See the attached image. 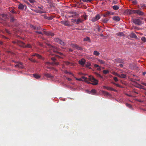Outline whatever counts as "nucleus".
<instances>
[{
    "instance_id": "4",
    "label": "nucleus",
    "mask_w": 146,
    "mask_h": 146,
    "mask_svg": "<svg viewBox=\"0 0 146 146\" xmlns=\"http://www.w3.org/2000/svg\"><path fill=\"white\" fill-rule=\"evenodd\" d=\"M133 11L134 14H136L141 16L144 15V13L139 10H134Z\"/></svg>"
},
{
    "instance_id": "29",
    "label": "nucleus",
    "mask_w": 146,
    "mask_h": 146,
    "mask_svg": "<svg viewBox=\"0 0 146 146\" xmlns=\"http://www.w3.org/2000/svg\"><path fill=\"white\" fill-rule=\"evenodd\" d=\"M112 8L113 9L115 10H116L118 9L119 8L118 6L116 5H115L113 6Z\"/></svg>"
},
{
    "instance_id": "27",
    "label": "nucleus",
    "mask_w": 146,
    "mask_h": 146,
    "mask_svg": "<svg viewBox=\"0 0 146 146\" xmlns=\"http://www.w3.org/2000/svg\"><path fill=\"white\" fill-rule=\"evenodd\" d=\"M35 11L36 12L38 13H44V12L41 10H38V9H36Z\"/></svg>"
},
{
    "instance_id": "12",
    "label": "nucleus",
    "mask_w": 146,
    "mask_h": 146,
    "mask_svg": "<svg viewBox=\"0 0 146 146\" xmlns=\"http://www.w3.org/2000/svg\"><path fill=\"white\" fill-rule=\"evenodd\" d=\"M113 15V13L110 12L109 11H107L103 14V16L104 17H108L110 15Z\"/></svg>"
},
{
    "instance_id": "46",
    "label": "nucleus",
    "mask_w": 146,
    "mask_h": 146,
    "mask_svg": "<svg viewBox=\"0 0 146 146\" xmlns=\"http://www.w3.org/2000/svg\"><path fill=\"white\" fill-rule=\"evenodd\" d=\"M15 19H14V18L13 17H11V22H13L15 21Z\"/></svg>"
},
{
    "instance_id": "57",
    "label": "nucleus",
    "mask_w": 146,
    "mask_h": 146,
    "mask_svg": "<svg viewBox=\"0 0 146 146\" xmlns=\"http://www.w3.org/2000/svg\"><path fill=\"white\" fill-rule=\"evenodd\" d=\"M51 59L53 61H55V60H56V59L54 57H52Z\"/></svg>"
},
{
    "instance_id": "13",
    "label": "nucleus",
    "mask_w": 146,
    "mask_h": 146,
    "mask_svg": "<svg viewBox=\"0 0 146 146\" xmlns=\"http://www.w3.org/2000/svg\"><path fill=\"white\" fill-rule=\"evenodd\" d=\"M103 87L105 89H106L108 90H110L111 91H114L115 92H117V90L113 89V88H112L110 87L106 86H104Z\"/></svg>"
},
{
    "instance_id": "37",
    "label": "nucleus",
    "mask_w": 146,
    "mask_h": 146,
    "mask_svg": "<svg viewBox=\"0 0 146 146\" xmlns=\"http://www.w3.org/2000/svg\"><path fill=\"white\" fill-rule=\"evenodd\" d=\"M98 61L101 64H104L105 63V62L100 59H98Z\"/></svg>"
},
{
    "instance_id": "24",
    "label": "nucleus",
    "mask_w": 146,
    "mask_h": 146,
    "mask_svg": "<svg viewBox=\"0 0 146 146\" xmlns=\"http://www.w3.org/2000/svg\"><path fill=\"white\" fill-rule=\"evenodd\" d=\"M33 76L36 78L38 79L40 78V76L37 74H33Z\"/></svg>"
},
{
    "instance_id": "53",
    "label": "nucleus",
    "mask_w": 146,
    "mask_h": 146,
    "mask_svg": "<svg viewBox=\"0 0 146 146\" xmlns=\"http://www.w3.org/2000/svg\"><path fill=\"white\" fill-rule=\"evenodd\" d=\"M94 66L95 68H97L99 66L96 64H95L94 65Z\"/></svg>"
},
{
    "instance_id": "44",
    "label": "nucleus",
    "mask_w": 146,
    "mask_h": 146,
    "mask_svg": "<svg viewBox=\"0 0 146 146\" xmlns=\"http://www.w3.org/2000/svg\"><path fill=\"white\" fill-rule=\"evenodd\" d=\"M96 29H98V31L99 32H100L101 30V29L99 26H98Z\"/></svg>"
},
{
    "instance_id": "47",
    "label": "nucleus",
    "mask_w": 146,
    "mask_h": 146,
    "mask_svg": "<svg viewBox=\"0 0 146 146\" xmlns=\"http://www.w3.org/2000/svg\"><path fill=\"white\" fill-rule=\"evenodd\" d=\"M35 32L36 33H37L38 34H42L43 35V34L41 32L38 31H35Z\"/></svg>"
},
{
    "instance_id": "8",
    "label": "nucleus",
    "mask_w": 146,
    "mask_h": 146,
    "mask_svg": "<svg viewBox=\"0 0 146 146\" xmlns=\"http://www.w3.org/2000/svg\"><path fill=\"white\" fill-rule=\"evenodd\" d=\"M17 44L20 46L25 48V43L22 42L17 40Z\"/></svg>"
},
{
    "instance_id": "59",
    "label": "nucleus",
    "mask_w": 146,
    "mask_h": 146,
    "mask_svg": "<svg viewBox=\"0 0 146 146\" xmlns=\"http://www.w3.org/2000/svg\"><path fill=\"white\" fill-rule=\"evenodd\" d=\"M54 65H59V62H56L55 61Z\"/></svg>"
},
{
    "instance_id": "36",
    "label": "nucleus",
    "mask_w": 146,
    "mask_h": 146,
    "mask_svg": "<svg viewBox=\"0 0 146 146\" xmlns=\"http://www.w3.org/2000/svg\"><path fill=\"white\" fill-rule=\"evenodd\" d=\"M95 74L97 77L100 78H103V77L100 74H99L98 73H95Z\"/></svg>"
},
{
    "instance_id": "60",
    "label": "nucleus",
    "mask_w": 146,
    "mask_h": 146,
    "mask_svg": "<svg viewBox=\"0 0 146 146\" xmlns=\"http://www.w3.org/2000/svg\"><path fill=\"white\" fill-rule=\"evenodd\" d=\"M125 95L128 96H129L130 97H132V96L131 95H129L127 94H126Z\"/></svg>"
},
{
    "instance_id": "43",
    "label": "nucleus",
    "mask_w": 146,
    "mask_h": 146,
    "mask_svg": "<svg viewBox=\"0 0 146 146\" xmlns=\"http://www.w3.org/2000/svg\"><path fill=\"white\" fill-rule=\"evenodd\" d=\"M113 78L115 82H117L118 81V79L117 77H114Z\"/></svg>"
},
{
    "instance_id": "2",
    "label": "nucleus",
    "mask_w": 146,
    "mask_h": 146,
    "mask_svg": "<svg viewBox=\"0 0 146 146\" xmlns=\"http://www.w3.org/2000/svg\"><path fill=\"white\" fill-rule=\"evenodd\" d=\"M45 43L48 46H50V48L51 49H52L53 51L54 52L58 53V52L57 51L58 50V48L57 47H56L55 46H51L50 45V44L47 43L46 42H45Z\"/></svg>"
},
{
    "instance_id": "49",
    "label": "nucleus",
    "mask_w": 146,
    "mask_h": 146,
    "mask_svg": "<svg viewBox=\"0 0 146 146\" xmlns=\"http://www.w3.org/2000/svg\"><path fill=\"white\" fill-rule=\"evenodd\" d=\"M30 27L32 28H33L34 29H36V27H35L34 26L32 25H31Z\"/></svg>"
},
{
    "instance_id": "6",
    "label": "nucleus",
    "mask_w": 146,
    "mask_h": 146,
    "mask_svg": "<svg viewBox=\"0 0 146 146\" xmlns=\"http://www.w3.org/2000/svg\"><path fill=\"white\" fill-rule=\"evenodd\" d=\"M55 41L56 42H57L59 44L61 45L64 46L65 45V43L62 41L60 39L58 38H57L55 39Z\"/></svg>"
},
{
    "instance_id": "55",
    "label": "nucleus",
    "mask_w": 146,
    "mask_h": 146,
    "mask_svg": "<svg viewBox=\"0 0 146 146\" xmlns=\"http://www.w3.org/2000/svg\"><path fill=\"white\" fill-rule=\"evenodd\" d=\"M76 80L79 81H83L82 80L81 78H76Z\"/></svg>"
},
{
    "instance_id": "26",
    "label": "nucleus",
    "mask_w": 146,
    "mask_h": 146,
    "mask_svg": "<svg viewBox=\"0 0 146 146\" xmlns=\"http://www.w3.org/2000/svg\"><path fill=\"white\" fill-rule=\"evenodd\" d=\"M102 22L105 23H106L108 22L109 19L107 18H105L104 19H102Z\"/></svg>"
},
{
    "instance_id": "7",
    "label": "nucleus",
    "mask_w": 146,
    "mask_h": 146,
    "mask_svg": "<svg viewBox=\"0 0 146 146\" xmlns=\"http://www.w3.org/2000/svg\"><path fill=\"white\" fill-rule=\"evenodd\" d=\"M133 22L135 24L140 25L141 24V21L139 19H135L133 20Z\"/></svg>"
},
{
    "instance_id": "48",
    "label": "nucleus",
    "mask_w": 146,
    "mask_h": 146,
    "mask_svg": "<svg viewBox=\"0 0 146 146\" xmlns=\"http://www.w3.org/2000/svg\"><path fill=\"white\" fill-rule=\"evenodd\" d=\"M53 18V17L52 16H50L48 17V20H52Z\"/></svg>"
},
{
    "instance_id": "54",
    "label": "nucleus",
    "mask_w": 146,
    "mask_h": 146,
    "mask_svg": "<svg viewBox=\"0 0 146 146\" xmlns=\"http://www.w3.org/2000/svg\"><path fill=\"white\" fill-rule=\"evenodd\" d=\"M5 32L6 33H8V34H10V32L8 30L5 29Z\"/></svg>"
},
{
    "instance_id": "23",
    "label": "nucleus",
    "mask_w": 146,
    "mask_h": 146,
    "mask_svg": "<svg viewBox=\"0 0 146 146\" xmlns=\"http://www.w3.org/2000/svg\"><path fill=\"white\" fill-rule=\"evenodd\" d=\"M83 40H84V41H88L90 42H91V41L90 40V38L89 37H87V36L86 38H84Z\"/></svg>"
},
{
    "instance_id": "34",
    "label": "nucleus",
    "mask_w": 146,
    "mask_h": 146,
    "mask_svg": "<svg viewBox=\"0 0 146 146\" xmlns=\"http://www.w3.org/2000/svg\"><path fill=\"white\" fill-rule=\"evenodd\" d=\"M63 24L64 25H66V26H69V23L67 21H65L63 23Z\"/></svg>"
},
{
    "instance_id": "40",
    "label": "nucleus",
    "mask_w": 146,
    "mask_h": 146,
    "mask_svg": "<svg viewBox=\"0 0 146 146\" xmlns=\"http://www.w3.org/2000/svg\"><path fill=\"white\" fill-rule=\"evenodd\" d=\"M126 105L127 107H128L129 108H131V106L129 104L126 103Z\"/></svg>"
},
{
    "instance_id": "10",
    "label": "nucleus",
    "mask_w": 146,
    "mask_h": 146,
    "mask_svg": "<svg viewBox=\"0 0 146 146\" xmlns=\"http://www.w3.org/2000/svg\"><path fill=\"white\" fill-rule=\"evenodd\" d=\"M100 19V17L99 15H97L95 17L93 18L92 19L91 21L92 22H95L97 21V20Z\"/></svg>"
},
{
    "instance_id": "25",
    "label": "nucleus",
    "mask_w": 146,
    "mask_h": 146,
    "mask_svg": "<svg viewBox=\"0 0 146 146\" xmlns=\"http://www.w3.org/2000/svg\"><path fill=\"white\" fill-rule=\"evenodd\" d=\"M91 66V64L89 62H87L85 64V66L86 67L89 68V69H91V68H90L89 67Z\"/></svg>"
},
{
    "instance_id": "21",
    "label": "nucleus",
    "mask_w": 146,
    "mask_h": 146,
    "mask_svg": "<svg viewBox=\"0 0 146 146\" xmlns=\"http://www.w3.org/2000/svg\"><path fill=\"white\" fill-rule=\"evenodd\" d=\"M116 35L119 36H124L125 35L122 32H119L116 34Z\"/></svg>"
},
{
    "instance_id": "33",
    "label": "nucleus",
    "mask_w": 146,
    "mask_h": 146,
    "mask_svg": "<svg viewBox=\"0 0 146 146\" xmlns=\"http://www.w3.org/2000/svg\"><path fill=\"white\" fill-rule=\"evenodd\" d=\"M90 92L93 94H94L96 93V90L95 89H92L91 90Z\"/></svg>"
},
{
    "instance_id": "31",
    "label": "nucleus",
    "mask_w": 146,
    "mask_h": 146,
    "mask_svg": "<svg viewBox=\"0 0 146 146\" xmlns=\"http://www.w3.org/2000/svg\"><path fill=\"white\" fill-rule=\"evenodd\" d=\"M15 67L17 68H23V66L19 64H16L15 66Z\"/></svg>"
},
{
    "instance_id": "39",
    "label": "nucleus",
    "mask_w": 146,
    "mask_h": 146,
    "mask_svg": "<svg viewBox=\"0 0 146 146\" xmlns=\"http://www.w3.org/2000/svg\"><path fill=\"white\" fill-rule=\"evenodd\" d=\"M36 56L39 59H42V57L39 54H37Z\"/></svg>"
},
{
    "instance_id": "17",
    "label": "nucleus",
    "mask_w": 146,
    "mask_h": 146,
    "mask_svg": "<svg viewBox=\"0 0 146 146\" xmlns=\"http://www.w3.org/2000/svg\"><path fill=\"white\" fill-rule=\"evenodd\" d=\"M0 17L3 20H5L7 18V16L6 15L2 14L1 15Z\"/></svg>"
},
{
    "instance_id": "28",
    "label": "nucleus",
    "mask_w": 146,
    "mask_h": 146,
    "mask_svg": "<svg viewBox=\"0 0 146 146\" xmlns=\"http://www.w3.org/2000/svg\"><path fill=\"white\" fill-rule=\"evenodd\" d=\"M93 54L96 56H99L100 55V53L98 52L97 51H94V52Z\"/></svg>"
},
{
    "instance_id": "19",
    "label": "nucleus",
    "mask_w": 146,
    "mask_h": 146,
    "mask_svg": "<svg viewBox=\"0 0 146 146\" xmlns=\"http://www.w3.org/2000/svg\"><path fill=\"white\" fill-rule=\"evenodd\" d=\"M113 19L116 21H120V18L118 16H115L113 17Z\"/></svg>"
},
{
    "instance_id": "5",
    "label": "nucleus",
    "mask_w": 146,
    "mask_h": 146,
    "mask_svg": "<svg viewBox=\"0 0 146 146\" xmlns=\"http://www.w3.org/2000/svg\"><path fill=\"white\" fill-rule=\"evenodd\" d=\"M70 46L71 47L73 48H75L78 50H82V48L81 47L79 46L76 44H70Z\"/></svg>"
},
{
    "instance_id": "63",
    "label": "nucleus",
    "mask_w": 146,
    "mask_h": 146,
    "mask_svg": "<svg viewBox=\"0 0 146 146\" xmlns=\"http://www.w3.org/2000/svg\"><path fill=\"white\" fill-rule=\"evenodd\" d=\"M55 61H53L52 62H50V65H54V64Z\"/></svg>"
},
{
    "instance_id": "52",
    "label": "nucleus",
    "mask_w": 146,
    "mask_h": 146,
    "mask_svg": "<svg viewBox=\"0 0 146 146\" xmlns=\"http://www.w3.org/2000/svg\"><path fill=\"white\" fill-rule=\"evenodd\" d=\"M29 1L31 3H34L35 2V0H29Z\"/></svg>"
},
{
    "instance_id": "64",
    "label": "nucleus",
    "mask_w": 146,
    "mask_h": 146,
    "mask_svg": "<svg viewBox=\"0 0 146 146\" xmlns=\"http://www.w3.org/2000/svg\"><path fill=\"white\" fill-rule=\"evenodd\" d=\"M67 79L68 80V81H71L72 80V79L70 78H67Z\"/></svg>"
},
{
    "instance_id": "45",
    "label": "nucleus",
    "mask_w": 146,
    "mask_h": 146,
    "mask_svg": "<svg viewBox=\"0 0 146 146\" xmlns=\"http://www.w3.org/2000/svg\"><path fill=\"white\" fill-rule=\"evenodd\" d=\"M82 17L84 18V19L86 20V18L87 17V16L86 15H83L81 16Z\"/></svg>"
},
{
    "instance_id": "1",
    "label": "nucleus",
    "mask_w": 146,
    "mask_h": 146,
    "mask_svg": "<svg viewBox=\"0 0 146 146\" xmlns=\"http://www.w3.org/2000/svg\"><path fill=\"white\" fill-rule=\"evenodd\" d=\"M82 78L84 79V81L88 84H91L94 85L98 84V80L93 76H89L88 78L84 76H82Z\"/></svg>"
},
{
    "instance_id": "18",
    "label": "nucleus",
    "mask_w": 146,
    "mask_h": 146,
    "mask_svg": "<svg viewBox=\"0 0 146 146\" xmlns=\"http://www.w3.org/2000/svg\"><path fill=\"white\" fill-rule=\"evenodd\" d=\"M58 53L61 56H59L58 55H57V56L58 57V58H63L65 56L63 54V53L61 52H58Z\"/></svg>"
},
{
    "instance_id": "38",
    "label": "nucleus",
    "mask_w": 146,
    "mask_h": 146,
    "mask_svg": "<svg viewBox=\"0 0 146 146\" xmlns=\"http://www.w3.org/2000/svg\"><path fill=\"white\" fill-rule=\"evenodd\" d=\"M116 61L118 62L123 63L122 60L120 59H117Z\"/></svg>"
},
{
    "instance_id": "14",
    "label": "nucleus",
    "mask_w": 146,
    "mask_h": 146,
    "mask_svg": "<svg viewBox=\"0 0 146 146\" xmlns=\"http://www.w3.org/2000/svg\"><path fill=\"white\" fill-rule=\"evenodd\" d=\"M129 36L131 38L137 39V37L136 36V35L134 33H131L129 35Z\"/></svg>"
},
{
    "instance_id": "41",
    "label": "nucleus",
    "mask_w": 146,
    "mask_h": 146,
    "mask_svg": "<svg viewBox=\"0 0 146 146\" xmlns=\"http://www.w3.org/2000/svg\"><path fill=\"white\" fill-rule=\"evenodd\" d=\"M117 66L121 68H122L123 66V65L121 64H118L117 65Z\"/></svg>"
},
{
    "instance_id": "20",
    "label": "nucleus",
    "mask_w": 146,
    "mask_h": 146,
    "mask_svg": "<svg viewBox=\"0 0 146 146\" xmlns=\"http://www.w3.org/2000/svg\"><path fill=\"white\" fill-rule=\"evenodd\" d=\"M117 76L121 78H126V75L123 74H116Z\"/></svg>"
},
{
    "instance_id": "11",
    "label": "nucleus",
    "mask_w": 146,
    "mask_h": 146,
    "mask_svg": "<svg viewBox=\"0 0 146 146\" xmlns=\"http://www.w3.org/2000/svg\"><path fill=\"white\" fill-rule=\"evenodd\" d=\"M86 62V60L84 58H82L81 60L79 61V63L81 65L83 66H84Z\"/></svg>"
},
{
    "instance_id": "35",
    "label": "nucleus",
    "mask_w": 146,
    "mask_h": 146,
    "mask_svg": "<svg viewBox=\"0 0 146 146\" xmlns=\"http://www.w3.org/2000/svg\"><path fill=\"white\" fill-rule=\"evenodd\" d=\"M31 46L30 44H28L27 45H25V48H31Z\"/></svg>"
},
{
    "instance_id": "30",
    "label": "nucleus",
    "mask_w": 146,
    "mask_h": 146,
    "mask_svg": "<svg viewBox=\"0 0 146 146\" xmlns=\"http://www.w3.org/2000/svg\"><path fill=\"white\" fill-rule=\"evenodd\" d=\"M102 72L104 74H106L109 73V71L108 70H104Z\"/></svg>"
},
{
    "instance_id": "61",
    "label": "nucleus",
    "mask_w": 146,
    "mask_h": 146,
    "mask_svg": "<svg viewBox=\"0 0 146 146\" xmlns=\"http://www.w3.org/2000/svg\"><path fill=\"white\" fill-rule=\"evenodd\" d=\"M31 62H37V61H36L35 60H34V59H32V61Z\"/></svg>"
},
{
    "instance_id": "3",
    "label": "nucleus",
    "mask_w": 146,
    "mask_h": 146,
    "mask_svg": "<svg viewBox=\"0 0 146 146\" xmlns=\"http://www.w3.org/2000/svg\"><path fill=\"white\" fill-rule=\"evenodd\" d=\"M134 10H131L130 9H127L125 10L124 12V14L125 15H130L133 13H134Z\"/></svg>"
},
{
    "instance_id": "9",
    "label": "nucleus",
    "mask_w": 146,
    "mask_h": 146,
    "mask_svg": "<svg viewBox=\"0 0 146 146\" xmlns=\"http://www.w3.org/2000/svg\"><path fill=\"white\" fill-rule=\"evenodd\" d=\"M43 33H44V34H45L46 35L49 36H53L54 35V33L50 32H47L44 31Z\"/></svg>"
},
{
    "instance_id": "15",
    "label": "nucleus",
    "mask_w": 146,
    "mask_h": 146,
    "mask_svg": "<svg viewBox=\"0 0 146 146\" xmlns=\"http://www.w3.org/2000/svg\"><path fill=\"white\" fill-rule=\"evenodd\" d=\"M44 75L46 77L52 79L54 77V76H53L48 73H45Z\"/></svg>"
},
{
    "instance_id": "50",
    "label": "nucleus",
    "mask_w": 146,
    "mask_h": 146,
    "mask_svg": "<svg viewBox=\"0 0 146 146\" xmlns=\"http://www.w3.org/2000/svg\"><path fill=\"white\" fill-rule=\"evenodd\" d=\"M76 21V20L75 19H71V22L75 23Z\"/></svg>"
},
{
    "instance_id": "62",
    "label": "nucleus",
    "mask_w": 146,
    "mask_h": 146,
    "mask_svg": "<svg viewBox=\"0 0 146 146\" xmlns=\"http://www.w3.org/2000/svg\"><path fill=\"white\" fill-rule=\"evenodd\" d=\"M64 73L66 74H68L69 73V72H68L67 70L64 71Z\"/></svg>"
},
{
    "instance_id": "51",
    "label": "nucleus",
    "mask_w": 146,
    "mask_h": 146,
    "mask_svg": "<svg viewBox=\"0 0 146 146\" xmlns=\"http://www.w3.org/2000/svg\"><path fill=\"white\" fill-rule=\"evenodd\" d=\"M38 8L40 9V10H41L42 11H43V7H42V6H41V7L39 6L38 7Z\"/></svg>"
},
{
    "instance_id": "58",
    "label": "nucleus",
    "mask_w": 146,
    "mask_h": 146,
    "mask_svg": "<svg viewBox=\"0 0 146 146\" xmlns=\"http://www.w3.org/2000/svg\"><path fill=\"white\" fill-rule=\"evenodd\" d=\"M97 70L98 71H100L101 70L100 67L99 66L98 67Z\"/></svg>"
},
{
    "instance_id": "32",
    "label": "nucleus",
    "mask_w": 146,
    "mask_h": 146,
    "mask_svg": "<svg viewBox=\"0 0 146 146\" xmlns=\"http://www.w3.org/2000/svg\"><path fill=\"white\" fill-rule=\"evenodd\" d=\"M141 39L144 42H146V38L145 37H142Z\"/></svg>"
},
{
    "instance_id": "22",
    "label": "nucleus",
    "mask_w": 146,
    "mask_h": 146,
    "mask_svg": "<svg viewBox=\"0 0 146 146\" xmlns=\"http://www.w3.org/2000/svg\"><path fill=\"white\" fill-rule=\"evenodd\" d=\"M84 20L83 19H78L76 21V23L77 24H78L79 23H82V22L84 21Z\"/></svg>"
},
{
    "instance_id": "42",
    "label": "nucleus",
    "mask_w": 146,
    "mask_h": 146,
    "mask_svg": "<svg viewBox=\"0 0 146 146\" xmlns=\"http://www.w3.org/2000/svg\"><path fill=\"white\" fill-rule=\"evenodd\" d=\"M103 93L106 95H109V93L108 92L105 91H103Z\"/></svg>"
},
{
    "instance_id": "16",
    "label": "nucleus",
    "mask_w": 146,
    "mask_h": 146,
    "mask_svg": "<svg viewBox=\"0 0 146 146\" xmlns=\"http://www.w3.org/2000/svg\"><path fill=\"white\" fill-rule=\"evenodd\" d=\"M25 7L26 8V6L25 5H23L22 4L20 3L19 5L18 8L19 9L23 10L24 9Z\"/></svg>"
},
{
    "instance_id": "56",
    "label": "nucleus",
    "mask_w": 146,
    "mask_h": 146,
    "mask_svg": "<svg viewBox=\"0 0 146 146\" xmlns=\"http://www.w3.org/2000/svg\"><path fill=\"white\" fill-rule=\"evenodd\" d=\"M65 64L67 65H69V64H70V63L68 62H65Z\"/></svg>"
}]
</instances>
